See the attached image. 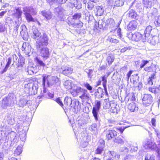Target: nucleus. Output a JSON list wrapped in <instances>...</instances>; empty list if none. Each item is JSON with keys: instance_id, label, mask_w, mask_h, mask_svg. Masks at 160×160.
<instances>
[{"instance_id": "nucleus-46", "label": "nucleus", "mask_w": 160, "mask_h": 160, "mask_svg": "<svg viewBox=\"0 0 160 160\" xmlns=\"http://www.w3.org/2000/svg\"><path fill=\"white\" fill-rule=\"evenodd\" d=\"M53 100L56 101L61 107H63V104L60 98H53Z\"/></svg>"}, {"instance_id": "nucleus-42", "label": "nucleus", "mask_w": 160, "mask_h": 160, "mask_svg": "<svg viewBox=\"0 0 160 160\" xmlns=\"http://www.w3.org/2000/svg\"><path fill=\"white\" fill-rule=\"evenodd\" d=\"M114 58L112 56L109 55L108 56L107 58V61L109 65H111L112 63L114 61Z\"/></svg>"}, {"instance_id": "nucleus-40", "label": "nucleus", "mask_w": 160, "mask_h": 160, "mask_svg": "<svg viewBox=\"0 0 160 160\" xmlns=\"http://www.w3.org/2000/svg\"><path fill=\"white\" fill-rule=\"evenodd\" d=\"M107 41L110 42L115 44H117L119 42V40H118L114 39L110 36L108 37V38L107 39Z\"/></svg>"}, {"instance_id": "nucleus-17", "label": "nucleus", "mask_w": 160, "mask_h": 160, "mask_svg": "<svg viewBox=\"0 0 160 160\" xmlns=\"http://www.w3.org/2000/svg\"><path fill=\"white\" fill-rule=\"evenodd\" d=\"M138 24V22L135 20L131 21L128 24V29L131 31L135 30L137 28Z\"/></svg>"}, {"instance_id": "nucleus-45", "label": "nucleus", "mask_w": 160, "mask_h": 160, "mask_svg": "<svg viewBox=\"0 0 160 160\" xmlns=\"http://www.w3.org/2000/svg\"><path fill=\"white\" fill-rule=\"evenodd\" d=\"M111 154L112 157L113 158H117L118 159H119L120 158V155L114 152V151H110L109 152Z\"/></svg>"}, {"instance_id": "nucleus-56", "label": "nucleus", "mask_w": 160, "mask_h": 160, "mask_svg": "<svg viewBox=\"0 0 160 160\" xmlns=\"http://www.w3.org/2000/svg\"><path fill=\"white\" fill-rule=\"evenodd\" d=\"M83 85L84 87H86L89 90H91L92 89V87L88 83H84Z\"/></svg>"}, {"instance_id": "nucleus-30", "label": "nucleus", "mask_w": 160, "mask_h": 160, "mask_svg": "<svg viewBox=\"0 0 160 160\" xmlns=\"http://www.w3.org/2000/svg\"><path fill=\"white\" fill-rule=\"evenodd\" d=\"M7 106H8L7 102V99L5 98L2 101L0 102V109L5 108Z\"/></svg>"}, {"instance_id": "nucleus-58", "label": "nucleus", "mask_w": 160, "mask_h": 160, "mask_svg": "<svg viewBox=\"0 0 160 160\" xmlns=\"http://www.w3.org/2000/svg\"><path fill=\"white\" fill-rule=\"evenodd\" d=\"M156 120L154 118H153L152 119L151 122L153 126L156 127Z\"/></svg>"}, {"instance_id": "nucleus-1", "label": "nucleus", "mask_w": 160, "mask_h": 160, "mask_svg": "<svg viewBox=\"0 0 160 160\" xmlns=\"http://www.w3.org/2000/svg\"><path fill=\"white\" fill-rule=\"evenodd\" d=\"M48 40L47 35L44 33L40 36L36 42V48L39 52L40 55L46 58H48L50 55L48 48L45 47L48 44Z\"/></svg>"}, {"instance_id": "nucleus-57", "label": "nucleus", "mask_w": 160, "mask_h": 160, "mask_svg": "<svg viewBox=\"0 0 160 160\" xmlns=\"http://www.w3.org/2000/svg\"><path fill=\"white\" fill-rule=\"evenodd\" d=\"M127 128V127H121L119 128H117V129L121 133H122L124 130Z\"/></svg>"}, {"instance_id": "nucleus-15", "label": "nucleus", "mask_w": 160, "mask_h": 160, "mask_svg": "<svg viewBox=\"0 0 160 160\" xmlns=\"http://www.w3.org/2000/svg\"><path fill=\"white\" fill-rule=\"evenodd\" d=\"M89 94L86 89H82L81 90V99L82 102H87L89 98Z\"/></svg>"}, {"instance_id": "nucleus-18", "label": "nucleus", "mask_w": 160, "mask_h": 160, "mask_svg": "<svg viewBox=\"0 0 160 160\" xmlns=\"http://www.w3.org/2000/svg\"><path fill=\"white\" fill-rule=\"evenodd\" d=\"M80 18V15L78 13L75 14L73 16V19L75 20V22L73 24V26L75 28H78L79 22V19Z\"/></svg>"}, {"instance_id": "nucleus-64", "label": "nucleus", "mask_w": 160, "mask_h": 160, "mask_svg": "<svg viewBox=\"0 0 160 160\" xmlns=\"http://www.w3.org/2000/svg\"><path fill=\"white\" fill-rule=\"evenodd\" d=\"M117 32L118 36L121 38L122 37V34L121 33V29L120 28H119L118 29Z\"/></svg>"}, {"instance_id": "nucleus-50", "label": "nucleus", "mask_w": 160, "mask_h": 160, "mask_svg": "<svg viewBox=\"0 0 160 160\" xmlns=\"http://www.w3.org/2000/svg\"><path fill=\"white\" fill-rule=\"evenodd\" d=\"M27 102L26 100L24 99H21L19 101V105L20 107H22L25 105L27 103Z\"/></svg>"}, {"instance_id": "nucleus-34", "label": "nucleus", "mask_w": 160, "mask_h": 160, "mask_svg": "<svg viewBox=\"0 0 160 160\" xmlns=\"http://www.w3.org/2000/svg\"><path fill=\"white\" fill-rule=\"evenodd\" d=\"M16 12L14 13V15L17 18L19 19L21 18L22 11L20 8H18L16 9Z\"/></svg>"}, {"instance_id": "nucleus-32", "label": "nucleus", "mask_w": 160, "mask_h": 160, "mask_svg": "<svg viewBox=\"0 0 160 160\" xmlns=\"http://www.w3.org/2000/svg\"><path fill=\"white\" fill-rule=\"evenodd\" d=\"M154 67L152 64L149 66L145 67L144 68V70L148 72H152L155 71Z\"/></svg>"}, {"instance_id": "nucleus-62", "label": "nucleus", "mask_w": 160, "mask_h": 160, "mask_svg": "<svg viewBox=\"0 0 160 160\" xmlns=\"http://www.w3.org/2000/svg\"><path fill=\"white\" fill-rule=\"evenodd\" d=\"M48 96L51 99L53 100V98H55L54 97V94L51 93L49 92H48V94H47V96Z\"/></svg>"}, {"instance_id": "nucleus-2", "label": "nucleus", "mask_w": 160, "mask_h": 160, "mask_svg": "<svg viewBox=\"0 0 160 160\" xmlns=\"http://www.w3.org/2000/svg\"><path fill=\"white\" fill-rule=\"evenodd\" d=\"M64 102L65 105L73 107V110L75 113H77L80 112V105H79V101L78 100H72L71 98L67 97L64 99Z\"/></svg>"}, {"instance_id": "nucleus-39", "label": "nucleus", "mask_w": 160, "mask_h": 160, "mask_svg": "<svg viewBox=\"0 0 160 160\" xmlns=\"http://www.w3.org/2000/svg\"><path fill=\"white\" fill-rule=\"evenodd\" d=\"M43 89L42 90L41 92L42 97H47V94L49 92L47 90L46 88H45V86H44L43 85Z\"/></svg>"}, {"instance_id": "nucleus-7", "label": "nucleus", "mask_w": 160, "mask_h": 160, "mask_svg": "<svg viewBox=\"0 0 160 160\" xmlns=\"http://www.w3.org/2000/svg\"><path fill=\"white\" fill-rule=\"evenodd\" d=\"M105 133V136L108 140H111L115 138L117 136L118 132L113 129H106L104 131Z\"/></svg>"}, {"instance_id": "nucleus-24", "label": "nucleus", "mask_w": 160, "mask_h": 160, "mask_svg": "<svg viewBox=\"0 0 160 160\" xmlns=\"http://www.w3.org/2000/svg\"><path fill=\"white\" fill-rule=\"evenodd\" d=\"M128 109L131 112H134L138 110V107L134 102L129 104L128 106Z\"/></svg>"}, {"instance_id": "nucleus-20", "label": "nucleus", "mask_w": 160, "mask_h": 160, "mask_svg": "<svg viewBox=\"0 0 160 160\" xmlns=\"http://www.w3.org/2000/svg\"><path fill=\"white\" fill-rule=\"evenodd\" d=\"M139 78L138 74H133L131 76L130 79V82H131L132 83L133 85H135L138 83Z\"/></svg>"}, {"instance_id": "nucleus-13", "label": "nucleus", "mask_w": 160, "mask_h": 160, "mask_svg": "<svg viewBox=\"0 0 160 160\" xmlns=\"http://www.w3.org/2000/svg\"><path fill=\"white\" fill-rule=\"evenodd\" d=\"M59 71L62 74L66 75L71 74L73 72V69L69 66L64 65L59 69Z\"/></svg>"}, {"instance_id": "nucleus-12", "label": "nucleus", "mask_w": 160, "mask_h": 160, "mask_svg": "<svg viewBox=\"0 0 160 160\" xmlns=\"http://www.w3.org/2000/svg\"><path fill=\"white\" fill-rule=\"evenodd\" d=\"M143 104L146 106H149L152 102V98L150 94H145L142 99Z\"/></svg>"}, {"instance_id": "nucleus-4", "label": "nucleus", "mask_w": 160, "mask_h": 160, "mask_svg": "<svg viewBox=\"0 0 160 160\" xmlns=\"http://www.w3.org/2000/svg\"><path fill=\"white\" fill-rule=\"evenodd\" d=\"M42 84L44 86L46 83L48 87L54 85L59 82L58 78L56 76H47L43 75L42 76Z\"/></svg>"}, {"instance_id": "nucleus-47", "label": "nucleus", "mask_w": 160, "mask_h": 160, "mask_svg": "<svg viewBox=\"0 0 160 160\" xmlns=\"http://www.w3.org/2000/svg\"><path fill=\"white\" fill-rule=\"evenodd\" d=\"M145 160H154L153 155L147 153L145 157Z\"/></svg>"}, {"instance_id": "nucleus-11", "label": "nucleus", "mask_w": 160, "mask_h": 160, "mask_svg": "<svg viewBox=\"0 0 160 160\" xmlns=\"http://www.w3.org/2000/svg\"><path fill=\"white\" fill-rule=\"evenodd\" d=\"M128 37L133 41H138L142 38V35L138 32H136L134 33L129 32L128 34Z\"/></svg>"}, {"instance_id": "nucleus-25", "label": "nucleus", "mask_w": 160, "mask_h": 160, "mask_svg": "<svg viewBox=\"0 0 160 160\" xmlns=\"http://www.w3.org/2000/svg\"><path fill=\"white\" fill-rule=\"evenodd\" d=\"M103 90L100 87H99L95 93V95L98 98H101L102 97Z\"/></svg>"}, {"instance_id": "nucleus-59", "label": "nucleus", "mask_w": 160, "mask_h": 160, "mask_svg": "<svg viewBox=\"0 0 160 160\" xmlns=\"http://www.w3.org/2000/svg\"><path fill=\"white\" fill-rule=\"evenodd\" d=\"M133 70H130L127 73V78L128 79V80L129 79L130 77L131 76V75L132 73L133 72Z\"/></svg>"}, {"instance_id": "nucleus-31", "label": "nucleus", "mask_w": 160, "mask_h": 160, "mask_svg": "<svg viewBox=\"0 0 160 160\" xmlns=\"http://www.w3.org/2000/svg\"><path fill=\"white\" fill-rule=\"evenodd\" d=\"M42 13V15L45 17L47 19H49L51 18V13L50 11H43Z\"/></svg>"}, {"instance_id": "nucleus-26", "label": "nucleus", "mask_w": 160, "mask_h": 160, "mask_svg": "<svg viewBox=\"0 0 160 160\" xmlns=\"http://www.w3.org/2000/svg\"><path fill=\"white\" fill-rule=\"evenodd\" d=\"M148 90L151 93L157 94L159 92L160 89L158 87L153 86L149 87L148 88Z\"/></svg>"}, {"instance_id": "nucleus-54", "label": "nucleus", "mask_w": 160, "mask_h": 160, "mask_svg": "<svg viewBox=\"0 0 160 160\" xmlns=\"http://www.w3.org/2000/svg\"><path fill=\"white\" fill-rule=\"evenodd\" d=\"M92 2H93L90 1L88 2L87 7L89 10H91L93 8L94 5Z\"/></svg>"}, {"instance_id": "nucleus-43", "label": "nucleus", "mask_w": 160, "mask_h": 160, "mask_svg": "<svg viewBox=\"0 0 160 160\" xmlns=\"http://www.w3.org/2000/svg\"><path fill=\"white\" fill-rule=\"evenodd\" d=\"M12 59V57H10L8 58V59L7 60V62L4 68V71H5L9 67V65L11 64Z\"/></svg>"}, {"instance_id": "nucleus-21", "label": "nucleus", "mask_w": 160, "mask_h": 160, "mask_svg": "<svg viewBox=\"0 0 160 160\" xmlns=\"http://www.w3.org/2000/svg\"><path fill=\"white\" fill-rule=\"evenodd\" d=\"M21 31H20L21 35L23 38H26L28 35V33L26 31V27L24 25H22L20 27Z\"/></svg>"}, {"instance_id": "nucleus-14", "label": "nucleus", "mask_w": 160, "mask_h": 160, "mask_svg": "<svg viewBox=\"0 0 160 160\" xmlns=\"http://www.w3.org/2000/svg\"><path fill=\"white\" fill-rule=\"evenodd\" d=\"M99 145L95 150V154H100L104 150L105 141L102 139H100L99 141Z\"/></svg>"}, {"instance_id": "nucleus-10", "label": "nucleus", "mask_w": 160, "mask_h": 160, "mask_svg": "<svg viewBox=\"0 0 160 160\" xmlns=\"http://www.w3.org/2000/svg\"><path fill=\"white\" fill-rule=\"evenodd\" d=\"M101 106L100 101H97L95 102V106L92 108V113L96 121H98V112Z\"/></svg>"}, {"instance_id": "nucleus-49", "label": "nucleus", "mask_w": 160, "mask_h": 160, "mask_svg": "<svg viewBox=\"0 0 160 160\" xmlns=\"http://www.w3.org/2000/svg\"><path fill=\"white\" fill-rule=\"evenodd\" d=\"M149 63V61L147 60H142V63L140 65V67L142 68H144L148 63Z\"/></svg>"}, {"instance_id": "nucleus-5", "label": "nucleus", "mask_w": 160, "mask_h": 160, "mask_svg": "<svg viewBox=\"0 0 160 160\" xmlns=\"http://www.w3.org/2000/svg\"><path fill=\"white\" fill-rule=\"evenodd\" d=\"M23 11L28 22H34V19L31 15H35L36 13V11L34 9L31 7H25L23 8Z\"/></svg>"}, {"instance_id": "nucleus-61", "label": "nucleus", "mask_w": 160, "mask_h": 160, "mask_svg": "<svg viewBox=\"0 0 160 160\" xmlns=\"http://www.w3.org/2000/svg\"><path fill=\"white\" fill-rule=\"evenodd\" d=\"M128 47H125L120 50V52L122 53H124L128 49Z\"/></svg>"}, {"instance_id": "nucleus-35", "label": "nucleus", "mask_w": 160, "mask_h": 160, "mask_svg": "<svg viewBox=\"0 0 160 160\" xmlns=\"http://www.w3.org/2000/svg\"><path fill=\"white\" fill-rule=\"evenodd\" d=\"M28 74L32 75L35 72L34 68L33 67H28L26 70Z\"/></svg>"}, {"instance_id": "nucleus-44", "label": "nucleus", "mask_w": 160, "mask_h": 160, "mask_svg": "<svg viewBox=\"0 0 160 160\" xmlns=\"http://www.w3.org/2000/svg\"><path fill=\"white\" fill-rule=\"evenodd\" d=\"M26 133L25 131H24V133L22 132L20 134V137L21 141L23 142L25 141L26 139Z\"/></svg>"}, {"instance_id": "nucleus-6", "label": "nucleus", "mask_w": 160, "mask_h": 160, "mask_svg": "<svg viewBox=\"0 0 160 160\" xmlns=\"http://www.w3.org/2000/svg\"><path fill=\"white\" fill-rule=\"evenodd\" d=\"M38 83L37 82H35L34 83H28L27 84H25V90L28 89L30 94L35 95L37 94L38 88Z\"/></svg>"}, {"instance_id": "nucleus-63", "label": "nucleus", "mask_w": 160, "mask_h": 160, "mask_svg": "<svg viewBox=\"0 0 160 160\" xmlns=\"http://www.w3.org/2000/svg\"><path fill=\"white\" fill-rule=\"evenodd\" d=\"M118 3L117 4V5H118L119 6H122L124 2L122 0H119L117 1Z\"/></svg>"}, {"instance_id": "nucleus-19", "label": "nucleus", "mask_w": 160, "mask_h": 160, "mask_svg": "<svg viewBox=\"0 0 160 160\" xmlns=\"http://www.w3.org/2000/svg\"><path fill=\"white\" fill-rule=\"evenodd\" d=\"M31 49V47L29 43L27 42L23 43L22 47V51L28 53L30 51Z\"/></svg>"}, {"instance_id": "nucleus-29", "label": "nucleus", "mask_w": 160, "mask_h": 160, "mask_svg": "<svg viewBox=\"0 0 160 160\" xmlns=\"http://www.w3.org/2000/svg\"><path fill=\"white\" fill-rule=\"evenodd\" d=\"M155 73H153L151 74L147 80V84L150 85H152L153 84V82L152 81L153 79H154L156 78Z\"/></svg>"}, {"instance_id": "nucleus-55", "label": "nucleus", "mask_w": 160, "mask_h": 160, "mask_svg": "<svg viewBox=\"0 0 160 160\" xmlns=\"http://www.w3.org/2000/svg\"><path fill=\"white\" fill-rule=\"evenodd\" d=\"M12 58H13V62L14 63L15 62L17 63L18 62H19V59L17 56L15 54L12 55Z\"/></svg>"}, {"instance_id": "nucleus-51", "label": "nucleus", "mask_w": 160, "mask_h": 160, "mask_svg": "<svg viewBox=\"0 0 160 160\" xmlns=\"http://www.w3.org/2000/svg\"><path fill=\"white\" fill-rule=\"evenodd\" d=\"M114 23V20L112 18L108 19L106 22V23L107 25H113Z\"/></svg>"}, {"instance_id": "nucleus-33", "label": "nucleus", "mask_w": 160, "mask_h": 160, "mask_svg": "<svg viewBox=\"0 0 160 160\" xmlns=\"http://www.w3.org/2000/svg\"><path fill=\"white\" fill-rule=\"evenodd\" d=\"M64 11L63 9L61 7H59L55 8V14L58 16L59 15H61L62 14Z\"/></svg>"}, {"instance_id": "nucleus-60", "label": "nucleus", "mask_w": 160, "mask_h": 160, "mask_svg": "<svg viewBox=\"0 0 160 160\" xmlns=\"http://www.w3.org/2000/svg\"><path fill=\"white\" fill-rule=\"evenodd\" d=\"M4 25L2 23H0V32H3L4 30Z\"/></svg>"}, {"instance_id": "nucleus-27", "label": "nucleus", "mask_w": 160, "mask_h": 160, "mask_svg": "<svg viewBox=\"0 0 160 160\" xmlns=\"http://www.w3.org/2000/svg\"><path fill=\"white\" fill-rule=\"evenodd\" d=\"M6 98L7 99V102L8 106H12L15 103L14 98L12 96L8 95Z\"/></svg>"}, {"instance_id": "nucleus-48", "label": "nucleus", "mask_w": 160, "mask_h": 160, "mask_svg": "<svg viewBox=\"0 0 160 160\" xmlns=\"http://www.w3.org/2000/svg\"><path fill=\"white\" fill-rule=\"evenodd\" d=\"M114 142L118 143L121 144H122L124 142V140L121 138H119V137L117 138H115L114 140Z\"/></svg>"}, {"instance_id": "nucleus-28", "label": "nucleus", "mask_w": 160, "mask_h": 160, "mask_svg": "<svg viewBox=\"0 0 160 160\" xmlns=\"http://www.w3.org/2000/svg\"><path fill=\"white\" fill-rule=\"evenodd\" d=\"M138 14L134 10L132 9L129 11L128 12L129 17L132 19H134L136 18Z\"/></svg>"}, {"instance_id": "nucleus-3", "label": "nucleus", "mask_w": 160, "mask_h": 160, "mask_svg": "<svg viewBox=\"0 0 160 160\" xmlns=\"http://www.w3.org/2000/svg\"><path fill=\"white\" fill-rule=\"evenodd\" d=\"M63 85L65 88L68 90L72 89L73 91L72 94L74 96L79 95L80 92V88L78 87L76 85H72V81L70 80H68L64 82Z\"/></svg>"}, {"instance_id": "nucleus-41", "label": "nucleus", "mask_w": 160, "mask_h": 160, "mask_svg": "<svg viewBox=\"0 0 160 160\" xmlns=\"http://www.w3.org/2000/svg\"><path fill=\"white\" fill-rule=\"evenodd\" d=\"M22 151V146H18L15 151V153L19 155Z\"/></svg>"}, {"instance_id": "nucleus-23", "label": "nucleus", "mask_w": 160, "mask_h": 160, "mask_svg": "<svg viewBox=\"0 0 160 160\" xmlns=\"http://www.w3.org/2000/svg\"><path fill=\"white\" fill-rule=\"evenodd\" d=\"M32 32L33 35L32 36V38L38 40V38L41 36V33L36 28H33Z\"/></svg>"}, {"instance_id": "nucleus-53", "label": "nucleus", "mask_w": 160, "mask_h": 160, "mask_svg": "<svg viewBox=\"0 0 160 160\" xmlns=\"http://www.w3.org/2000/svg\"><path fill=\"white\" fill-rule=\"evenodd\" d=\"M35 59L37 63L40 66L44 67L45 65V64L38 58H36Z\"/></svg>"}, {"instance_id": "nucleus-16", "label": "nucleus", "mask_w": 160, "mask_h": 160, "mask_svg": "<svg viewBox=\"0 0 160 160\" xmlns=\"http://www.w3.org/2000/svg\"><path fill=\"white\" fill-rule=\"evenodd\" d=\"M145 146L148 149H157V151L158 153H160V149L157 147V145L155 143L152 142H148L146 144Z\"/></svg>"}, {"instance_id": "nucleus-9", "label": "nucleus", "mask_w": 160, "mask_h": 160, "mask_svg": "<svg viewBox=\"0 0 160 160\" xmlns=\"http://www.w3.org/2000/svg\"><path fill=\"white\" fill-rule=\"evenodd\" d=\"M152 30V28L150 26H148L145 31L144 34L145 37V39L149 43L153 44V40L152 38V35L150 34L151 31Z\"/></svg>"}, {"instance_id": "nucleus-52", "label": "nucleus", "mask_w": 160, "mask_h": 160, "mask_svg": "<svg viewBox=\"0 0 160 160\" xmlns=\"http://www.w3.org/2000/svg\"><path fill=\"white\" fill-rule=\"evenodd\" d=\"M154 23L156 27L160 26V15L155 20Z\"/></svg>"}, {"instance_id": "nucleus-8", "label": "nucleus", "mask_w": 160, "mask_h": 160, "mask_svg": "<svg viewBox=\"0 0 160 160\" xmlns=\"http://www.w3.org/2000/svg\"><path fill=\"white\" fill-rule=\"evenodd\" d=\"M110 72H108L107 75H104L102 76L101 78V80H99L96 82V86H98L101 84V81L102 82V85L104 89L105 92L106 94L108 95V92L107 91V77L109 76L110 74Z\"/></svg>"}, {"instance_id": "nucleus-22", "label": "nucleus", "mask_w": 160, "mask_h": 160, "mask_svg": "<svg viewBox=\"0 0 160 160\" xmlns=\"http://www.w3.org/2000/svg\"><path fill=\"white\" fill-rule=\"evenodd\" d=\"M68 0H47L48 2L50 5L53 3L63 4L65 3Z\"/></svg>"}, {"instance_id": "nucleus-36", "label": "nucleus", "mask_w": 160, "mask_h": 160, "mask_svg": "<svg viewBox=\"0 0 160 160\" xmlns=\"http://www.w3.org/2000/svg\"><path fill=\"white\" fill-rule=\"evenodd\" d=\"M8 116L7 118V122L9 124L12 125L14 123V119L10 114Z\"/></svg>"}, {"instance_id": "nucleus-38", "label": "nucleus", "mask_w": 160, "mask_h": 160, "mask_svg": "<svg viewBox=\"0 0 160 160\" xmlns=\"http://www.w3.org/2000/svg\"><path fill=\"white\" fill-rule=\"evenodd\" d=\"M142 3L144 6L147 8L151 7V4L149 0H143Z\"/></svg>"}, {"instance_id": "nucleus-37", "label": "nucleus", "mask_w": 160, "mask_h": 160, "mask_svg": "<svg viewBox=\"0 0 160 160\" xmlns=\"http://www.w3.org/2000/svg\"><path fill=\"white\" fill-rule=\"evenodd\" d=\"M97 15L98 16H101L103 13V10L102 8L100 6H96Z\"/></svg>"}]
</instances>
